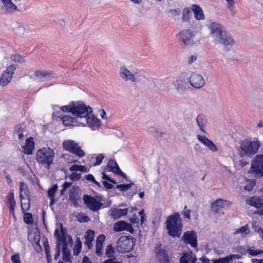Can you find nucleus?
I'll return each instance as SVG.
<instances>
[{"label":"nucleus","mask_w":263,"mask_h":263,"mask_svg":"<svg viewBox=\"0 0 263 263\" xmlns=\"http://www.w3.org/2000/svg\"><path fill=\"white\" fill-rule=\"evenodd\" d=\"M103 245L97 243L96 245V253L98 256H101L103 253Z\"/></svg>","instance_id":"nucleus-51"},{"label":"nucleus","mask_w":263,"mask_h":263,"mask_svg":"<svg viewBox=\"0 0 263 263\" xmlns=\"http://www.w3.org/2000/svg\"><path fill=\"white\" fill-rule=\"evenodd\" d=\"M195 34L190 29H184L176 34L178 41L185 46H191L194 43Z\"/></svg>","instance_id":"nucleus-9"},{"label":"nucleus","mask_w":263,"mask_h":263,"mask_svg":"<svg viewBox=\"0 0 263 263\" xmlns=\"http://www.w3.org/2000/svg\"><path fill=\"white\" fill-rule=\"evenodd\" d=\"M70 172H87L88 171L87 167L84 165L74 164L71 166L69 168Z\"/></svg>","instance_id":"nucleus-38"},{"label":"nucleus","mask_w":263,"mask_h":263,"mask_svg":"<svg viewBox=\"0 0 263 263\" xmlns=\"http://www.w3.org/2000/svg\"><path fill=\"white\" fill-rule=\"evenodd\" d=\"M104 158V156L103 154H99L96 157L95 162L93 163V166H96L101 164Z\"/></svg>","instance_id":"nucleus-49"},{"label":"nucleus","mask_w":263,"mask_h":263,"mask_svg":"<svg viewBox=\"0 0 263 263\" xmlns=\"http://www.w3.org/2000/svg\"><path fill=\"white\" fill-rule=\"evenodd\" d=\"M63 260L66 261H70V259H71V255L68 250V248H67V249L65 250V252H63Z\"/></svg>","instance_id":"nucleus-52"},{"label":"nucleus","mask_w":263,"mask_h":263,"mask_svg":"<svg viewBox=\"0 0 263 263\" xmlns=\"http://www.w3.org/2000/svg\"><path fill=\"white\" fill-rule=\"evenodd\" d=\"M95 234V231L90 229L87 230L85 233L84 238L85 241L84 245L87 246L88 250H90L93 247L92 241L94 239Z\"/></svg>","instance_id":"nucleus-23"},{"label":"nucleus","mask_w":263,"mask_h":263,"mask_svg":"<svg viewBox=\"0 0 263 263\" xmlns=\"http://www.w3.org/2000/svg\"><path fill=\"white\" fill-rule=\"evenodd\" d=\"M249 173H252L255 178L263 176V155H256L251 162Z\"/></svg>","instance_id":"nucleus-6"},{"label":"nucleus","mask_w":263,"mask_h":263,"mask_svg":"<svg viewBox=\"0 0 263 263\" xmlns=\"http://www.w3.org/2000/svg\"><path fill=\"white\" fill-rule=\"evenodd\" d=\"M198 139L201 143L208 147L212 152H216L218 151L217 146L212 141L208 139L206 136L199 135L198 136Z\"/></svg>","instance_id":"nucleus-21"},{"label":"nucleus","mask_w":263,"mask_h":263,"mask_svg":"<svg viewBox=\"0 0 263 263\" xmlns=\"http://www.w3.org/2000/svg\"><path fill=\"white\" fill-rule=\"evenodd\" d=\"M16 69V66L14 65H11L7 67L6 69L3 73L0 79V84L4 86L7 85L12 79L14 71Z\"/></svg>","instance_id":"nucleus-14"},{"label":"nucleus","mask_w":263,"mask_h":263,"mask_svg":"<svg viewBox=\"0 0 263 263\" xmlns=\"http://www.w3.org/2000/svg\"><path fill=\"white\" fill-rule=\"evenodd\" d=\"M102 178L104 179H105L109 182H110L111 183H112L114 184H116V182L113 179H111L110 177H109V176H108L105 173H102Z\"/></svg>","instance_id":"nucleus-60"},{"label":"nucleus","mask_w":263,"mask_h":263,"mask_svg":"<svg viewBox=\"0 0 263 263\" xmlns=\"http://www.w3.org/2000/svg\"><path fill=\"white\" fill-rule=\"evenodd\" d=\"M186 205H185L184 208V211L182 212V214L183 215L184 218H186L189 220H191V211L190 210H186Z\"/></svg>","instance_id":"nucleus-53"},{"label":"nucleus","mask_w":263,"mask_h":263,"mask_svg":"<svg viewBox=\"0 0 263 263\" xmlns=\"http://www.w3.org/2000/svg\"><path fill=\"white\" fill-rule=\"evenodd\" d=\"M248 252H249V254L252 256H256V255L261 254V253H262L263 251H261L259 250H252V249H249Z\"/></svg>","instance_id":"nucleus-56"},{"label":"nucleus","mask_w":263,"mask_h":263,"mask_svg":"<svg viewBox=\"0 0 263 263\" xmlns=\"http://www.w3.org/2000/svg\"><path fill=\"white\" fill-rule=\"evenodd\" d=\"M61 109L64 112H71L73 115L75 103L73 102H70L68 105L62 106Z\"/></svg>","instance_id":"nucleus-40"},{"label":"nucleus","mask_w":263,"mask_h":263,"mask_svg":"<svg viewBox=\"0 0 263 263\" xmlns=\"http://www.w3.org/2000/svg\"><path fill=\"white\" fill-rule=\"evenodd\" d=\"M129 220L130 221L134 224H138L140 220L136 213L132 214V215L130 217Z\"/></svg>","instance_id":"nucleus-54"},{"label":"nucleus","mask_w":263,"mask_h":263,"mask_svg":"<svg viewBox=\"0 0 263 263\" xmlns=\"http://www.w3.org/2000/svg\"><path fill=\"white\" fill-rule=\"evenodd\" d=\"M61 120L65 126H75L78 124L77 118L70 116H64L61 118Z\"/></svg>","instance_id":"nucleus-28"},{"label":"nucleus","mask_w":263,"mask_h":263,"mask_svg":"<svg viewBox=\"0 0 263 263\" xmlns=\"http://www.w3.org/2000/svg\"><path fill=\"white\" fill-rule=\"evenodd\" d=\"M231 204L232 202L230 201L219 198L212 204L211 208L215 213H218L226 206L229 207Z\"/></svg>","instance_id":"nucleus-16"},{"label":"nucleus","mask_w":263,"mask_h":263,"mask_svg":"<svg viewBox=\"0 0 263 263\" xmlns=\"http://www.w3.org/2000/svg\"><path fill=\"white\" fill-rule=\"evenodd\" d=\"M255 185V181L253 180H248L246 184L244 185L243 189L247 191H251L253 190Z\"/></svg>","instance_id":"nucleus-43"},{"label":"nucleus","mask_w":263,"mask_h":263,"mask_svg":"<svg viewBox=\"0 0 263 263\" xmlns=\"http://www.w3.org/2000/svg\"><path fill=\"white\" fill-rule=\"evenodd\" d=\"M246 203L256 209L263 208V198L257 196H253L246 199Z\"/></svg>","instance_id":"nucleus-19"},{"label":"nucleus","mask_w":263,"mask_h":263,"mask_svg":"<svg viewBox=\"0 0 263 263\" xmlns=\"http://www.w3.org/2000/svg\"><path fill=\"white\" fill-rule=\"evenodd\" d=\"M175 85H176V88L178 90L183 89V86L182 85V81L180 80H177L175 82Z\"/></svg>","instance_id":"nucleus-62"},{"label":"nucleus","mask_w":263,"mask_h":263,"mask_svg":"<svg viewBox=\"0 0 263 263\" xmlns=\"http://www.w3.org/2000/svg\"><path fill=\"white\" fill-rule=\"evenodd\" d=\"M13 263H21L20 256L18 254H15L11 256Z\"/></svg>","instance_id":"nucleus-57"},{"label":"nucleus","mask_w":263,"mask_h":263,"mask_svg":"<svg viewBox=\"0 0 263 263\" xmlns=\"http://www.w3.org/2000/svg\"><path fill=\"white\" fill-rule=\"evenodd\" d=\"M129 208L117 209L112 208L109 211V215L114 219L119 218L122 216H125L127 214Z\"/></svg>","instance_id":"nucleus-22"},{"label":"nucleus","mask_w":263,"mask_h":263,"mask_svg":"<svg viewBox=\"0 0 263 263\" xmlns=\"http://www.w3.org/2000/svg\"><path fill=\"white\" fill-rule=\"evenodd\" d=\"M238 255H229L225 257H221L218 259L213 260V263H229L234 256H237Z\"/></svg>","instance_id":"nucleus-37"},{"label":"nucleus","mask_w":263,"mask_h":263,"mask_svg":"<svg viewBox=\"0 0 263 263\" xmlns=\"http://www.w3.org/2000/svg\"><path fill=\"white\" fill-rule=\"evenodd\" d=\"M63 147L65 151L74 155L78 158H82L85 155V152L79 144L72 140L64 141Z\"/></svg>","instance_id":"nucleus-7"},{"label":"nucleus","mask_w":263,"mask_h":263,"mask_svg":"<svg viewBox=\"0 0 263 263\" xmlns=\"http://www.w3.org/2000/svg\"><path fill=\"white\" fill-rule=\"evenodd\" d=\"M154 253L159 263H170L171 256L162 243H158L156 245Z\"/></svg>","instance_id":"nucleus-8"},{"label":"nucleus","mask_w":263,"mask_h":263,"mask_svg":"<svg viewBox=\"0 0 263 263\" xmlns=\"http://www.w3.org/2000/svg\"><path fill=\"white\" fill-rule=\"evenodd\" d=\"M115 251L114 248L112 246V245L110 244L109 245H108L106 249V252L105 254L106 256L110 258L109 259H115L114 256H115ZM115 260V259H114Z\"/></svg>","instance_id":"nucleus-41"},{"label":"nucleus","mask_w":263,"mask_h":263,"mask_svg":"<svg viewBox=\"0 0 263 263\" xmlns=\"http://www.w3.org/2000/svg\"><path fill=\"white\" fill-rule=\"evenodd\" d=\"M58 186L57 184H54L47 191V195L48 197H54L55 193L58 190Z\"/></svg>","instance_id":"nucleus-46"},{"label":"nucleus","mask_w":263,"mask_h":263,"mask_svg":"<svg viewBox=\"0 0 263 263\" xmlns=\"http://www.w3.org/2000/svg\"><path fill=\"white\" fill-rule=\"evenodd\" d=\"M197 258L193 256L192 254L184 253L180 258V263H195Z\"/></svg>","instance_id":"nucleus-29"},{"label":"nucleus","mask_w":263,"mask_h":263,"mask_svg":"<svg viewBox=\"0 0 263 263\" xmlns=\"http://www.w3.org/2000/svg\"><path fill=\"white\" fill-rule=\"evenodd\" d=\"M113 230L117 232L124 230H126L131 233L134 232L132 224L125 221H120L116 222L114 225Z\"/></svg>","instance_id":"nucleus-18"},{"label":"nucleus","mask_w":263,"mask_h":263,"mask_svg":"<svg viewBox=\"0 0 263 263\" xmlns=\"http://www.w3.org/2000/svg\"><path fill=\"white\" fill-rule=\"evenodd\" d=\"M54 157L55 153L52 148L50 147H44L37 151L35 159L39 164L49 169L53 163Z\"/></svg>","instance_id":"nucleus-3"},{"label":"nucleus","mask_w":263,"mask_h":263,"mask_svg":"<svg viewBox=\"0 0 263 263\" xmlns=\"http://www.w3.org/2000/svg\"><path fill=\"white\" fill-rule=\"evenodd\" d=\"M20 187V197L21 200H23L24 197L23 194L26 196H29V191L28 189L27 185L24 182H21L19 184Z\"/></svg>","instance_id":"nucleus-33"},{"label":"nucleus","mask_w":263,"mask_h":263,"mask_svg":"<svg viewBox=\"0 0 263 263\" xmlns=\"http://www.w3.org/2000/svg\"><path fill=\"white\" fill-rule=\"evenodd\" d=\"M107 166L109 167L110 171L124 178H126V174L120 170L115 159H110Z\"/></svg>","instance_id":"nucleus-20"},{"label":"nucleus","mask_w":263,"mask_h":263,"mask_svg":"<svg viewBox=\"0 0 263 263\" xmlns=\"http://www.w3.org/2000/svg\"><path fill=\"white\" fill-rule=\"evenodd\" d=\"M79 191V187L75 186H72L69 190V199L74 204H76L80 199Z\"/></svg>","instance_id":"nucleus-27"},{"label":"nucleus","mask_w":263,"mask_h":263,"mask_svg":"<svg viewBox=\"0 0 263 263\" xmlns=\"http://www.w3.org/2000/svg\"><path fill=\"white\" fill-rule=\"evenodd\" d=\"M85 178L88 181H90L92 182L95 181V178L94 176L91 174H88L86 175Z\"/></svg>","instance_id":"nucleus-63"},{"label":"nucleus","mask_w":263,"mask_h":263,"mask_svg":"<svg viewBox=\"0 0 263 263\" xmlns=\"http://www.w3.org/2000/svg\"><path fill=\"white\" fill-rule=\"evenodd\" d=\"M60 233L58 228L56 229L54 231V235L57 239V246L60 248L62 246V251L65 252L68 248V245L66 238V231L63 227L62 223H60Z\"/></svg>","instance_id":"nucleus-10"},{"label":"nucleus","mask_w":263,"mask_h":263,"mask_svg":"<svg viewBox=\"0 0 263 263\" xmlns=\"http://www.w3.org/2000/svg\"><path fill=\"white\" fill-rule=\"evenodd\" d=\"M74 110L73 115L79 118H84L87 117L89 113L92 112V108L89 106H87L82 102L75 104Z\"/></svg>","instance_id":"nucleus-13"},{"label":"nucleus","mask_w":263,"mask_h":263,"mask_svg":"<svg viewBox=\"0 0 263 263\" xmlns=\"http://www.w3.org/2000/svg\"><path fill=\"white\" fill-rule=\"evenodd\" d=\"M53 73L54 72L52 70H36L34 72V76L40 80H43L46 78H49Z\"/></svg>","instance_id":"nucleus-30"},{"label":"nucleus","mask_w":263,"mask_h":263,"mask_svg":"<svg viewBox=\"0 0 263 263\" xmlns=\"http://www.w3.org/2000/svg\"><path fill=\"white\" fill-rule=\"evenodd\" d=\"M209 29L215 40L219 43L225 46L231 45L234 43V40L221 25L215 22L212 23L209 26Z\"/></svg>","instance_id":"nucleus-2"},{"label":"nucleus","mask_w":263,"mask_h":263,"mask_svg":"<svg viewBox=\"0 0 263 263\" xmlns=\"http://www.w3.org/2000/svg\"><path fill=\"white\" fill-rule=\"evenodd\" d=\"M11 59L12 61L15 62H25V60L23 59L22 56L19 54H15L11 56Z\"/></svg>","instance_id":"nucleus-47"},{"label":"nucleus","mask_w":263,"mask_h":263,"mask_svg":"<svg viewBox=\"0 0 263 263\" xmlns=\"http://www.w3.org/2000/svg\"><path fill=\"white\" fill-rule=\"evenodd\" d=\"M191 85L196 88H199L204 85V80L203 77L195 72L193 73L190 78Z\"/></svg>","instance_id":"nucleus-17"},{"label":"nucleus","mask_w":263,"mask_h":263,"mask_svg":"<svg viewBox=\"0 0 263 263\" xmlns=\"http://www.w3.org/2000/svg\"><path fill=\"white\" fill-rule=\"evenodd\" d=\"M81 174L77 173V172H73L69 175V178L71 180L73 181H78L81 178Z\"/></svg>","instance_id":"nucleus-48"},{"label":"nucleus","mask_w":263,"mask_h":263,"mask_svg":"<svg viewBox=\"0 0 263 263\" xmlns=\"http://www.w3.org/2000/svg\"><path fill=\"white\" fill-rule=\"evenodd\" d=\"M250 233V228L248 224L241 227L240 228L237 229L235 232L234 234L236 235L240 234L241 237H245Z\"/></svg>","instance_id":"nucleus-34"},{"label":"nucleus","mask_w":263,"mask_h":263,"mask_svg":"<svg viewBox=\"0 0 263 263\" xmlns=\"http://www.w3.org/2000/svg\"><path fill=\"white\" fill-rule=\"evenodd\" d=\"M181 239L184 244L190 245L193 248H196L198 247L197 234L193 230L184 232Z\"/></svg>","instance_id":"nucleus-12"},{"label":"nucleus","mask_w":263,"mask_h":263,"mask_svg":"<svg viewBox=\"0 0 263 263\" xmlns=\"http://www.w3.org/2000/svg\"><path fill=\"white\" fill-rule=\"evenodd\" d=\"M6 201L9 209L10 214H11L13 218L16 220V217L15 214V208L16 206V202L14 199V191L13 190H10L6 197Z\"/></svg>","instance_id":"nucleus-15"},{"label":"nucleus","mask_w":263,"mask_h":263,"mask_svg":"<svg viewBox=\"0 0 263 263\" xmlns=\"http://www.w3.org/2000/svg\"><path fill=\"white\" fill-rule=\"evenodd\" d=\"M35 143L33 138L30 137L27 138L25 142V145L23 146L24 153L27 155L32 154L33 151L34 149Z\"/></svg>","instance_id":"nucleus-24"},{"label":"nucleus","mask_w":263,"mask_h":263,"mask_svg":"<svg viewBox=\"0 0 263 263\" xmlns=\"http://www.w3.org/2000/svg\"><path fill=\"white\" fill-rule=\"evenodd\" d=\"M24 222L28 224H32L33 222V217L32 215L30 213H24Z\"/></svg>","instance_id":"nucleus-44"},{"label":"nucleus","mask_w":263,"mask_h":263,"mask_svg":"<svg viewBox=\"0 0 263 263\" xmlns=\"http://www.w3.org/2000/svg\"><path fill=\"white\" fill-rule=\"evenodd\" d=\"M139 215L140 216L141 224H142L145 221L146 218L143 210H141L139 213Z\"/></svg>","instance_id":"nucleus-59"},{"label":"nucleus","mask_w":263,"mask_h":263,"mask_svg":"<svg viewBox=\"0 0 263 263\" xmlns=\"http://www.w3.org/2000/svg\"><path fill=\"white\" fill-rule=\"evenodd\" d=\"M166 228L168 234L173 238L179 237L182 232V218L178 213H175L167 217Z\"/></svg>","instance_id":"nucleus-1"},{"label":"nucleus","mask_w":263,"mask_h":263,"mask_svg":"<svg viewBox=\"0 0 263 263\" xmlns=\"http://www.w3.org/2000/svg\"><path fill=\"white\" fill-rule=\"evenodd\" d=\"M86 118V122L90 127H97L100 125V120L95 117L93 115L89 113Z\"/></svg>","instance_id":"nucleus-31"},{"label":"nucleus","mask_w":263,"mask_h":263,"mask_svg":"<svg viewBox=\"0 0 263 263\" xmlns=\"http://www.w3.org/2000/svg\"><path fill=\"white\" fill-rule=\"evenodd\" d=\"M192 16L191 10L190 8H185L182 10V20L183 22H189Z\"/></svg>","instance_id":"nucleus-36"},{"label":"nucleus","mask_w":263,"mask_h":263,"mask_svg":"<svg viewBox=\"0 0 263 263\" xmlns=\"http://www.w3.org/2000/svg\"><path fill=\"white\" fill-rule=\"evenodd\" d=\"M72 182L65 181L62 185V189L60 191L61 195L64 194L65 191L72 185Z\"/></svg>","instance_id":"nucleus-50"},{"label":"nucleus","mask_w":263,"mask_h":263,"mask_svg":"<svg viewBox=\"0 0 263 263\" xmlns=\"http://www.w3.org/2000/svg\"><path fill=\"white\" fill-rule=\"evenodd\" d=\"M76 242L73 248V253L74 255H78L81 251L82 244L79 238H77Z\"/></svg>","instance_id":"nucleus-42"},{"label":"nucleus","mask_w":263,"mask_h":263,"mask_svg":"<svg viewBox=\"0 0 263 263\" xmlns=\"http://www.w3.org/2000/svg\"><path fill=\"white\" fill-rule=\"evenodd\" d=\"M103 263H121V261L115 260L114 259H108L105 260Z\"/></svg>","instance_id":"nucleus-64"},{"label":"nucleus","mask_w":263,"mask_h":263,"mask_svg":"<svg viewBox=\"0 0 263 263\" xmlns=\"http://www.w3.org/2000/svg\"><path fill=\"white\" fill-rule=\"evenodd\" d=\"M4 5L7 12L12 13L14 11H18L17 7L13 3L11 0H7Z\"/></svg>","instance_id":"nucleus-32"},{"label":"nucleus","mask_w":263,"mask_h":263,"mask_svg":"<svg viewBox=\"0 0 263 263\" xmlns=\"http://www.w3.org/2000/svg\"><path fill=\"white\" fill-rule=\"evenodd\" d=\"M133 184V182L128 184H118L116 186V188L122 192H125L129 189Z\"/></svg>","instance_id":"nucleus-45"},{"label":"nucleus","mask_w":263,"mask_h":263,"mask_svg":"<svg viewBox=\"0 0 263 263\" xmlns=\"http://www.w3.org/2000/svg\"><path fill=\"white\" fill-rule=\"evenodd\" d=\"M228 4V8L232 11L234 8V0H226Z\"/></svg>","instance_id":"nucleus-61"},{"label":"nucleus","mask_w":263,"mask_h":263,"mask_svg":"<svg viewBox=\"0 0 263 263\" xmlns=\"http://www.w3.org/2000/svg\"><path fill=\"white\" fill-rule=\"evenodd\" d=\"M83 199L87 208L93 212L98 211L103 205L100 201L91 196L85 194L83 196Z\"/></svg>","instance_id":"nucleus-11"},{"label":"nucleus","mask_w":263,"mask_h":263,"mask_svg":"<svg viewBox=\"0 0 263 263\" xmlns=\"http://www.w3.org/2000/svg\"><path fill=\"white\" fill-rule=\"evenodd\" d=\"M196 121L200 130L204 131L203 128L204 127V125L207 122V120L205 117L203 115L200 114L197 116L196 118Z\"/></svg>","instance_id":"nucleus-35"},{"label":"nucleus","mask_w":263,"mask_h":263,"mask_svg":"<svg viewBox=\"0 0 263 263\" xmlns=\"http://www.w3.org/2000/svg\"><path fill=\"white\" fill-rule=\"evenodd\" d=\"M120 76L125 81H135L134 75L126 67L121 68Z\"/></svg>","instance_id":"nucleus-25"},{"label":"nucleus","mask_w":263,"mask_h":263,"mask_svg":"<svg viewBox=\"0 0 263 263\" xmlns=\"http://www.w3.org/2000/svg\"><path fill=\"white\" fill-rule=\"evenodd\" d=\"M105 239V236L103 234H100L98 236L96 240L97 243L103 244Z\"/></svg>","instance_id":"nucleus-58"},{"label":"nucleus","mask_w":263,"mask_h":263,"mask_svg":"<svg viewBox=\"0 0 263 263\" xmlns=\"http://www.w3.org/2000/svg\"><path fill=\"white\" fill-rule=\"evenodd\" d=\"M27 198H24L23 200L26 201V202H22V200H21V206L22 211V213H25L26 211H28L29 210L30 207V199L29 196H27Z\"/></svg>","instance_id":"nucleus-39"},{"label":"nucleus","mask_w":263,"mask_h":263,"mask_svg":"<svg viewBox=\"0 0 263 263\" xmlns=\"http://www.w3.org/2000/svg\"><path fill=\"white\" fill-rule=\"evenodd\" d=\"M134 239V238L130 236H121L117 241V251L122 253L130 252L135 246Z\"/></svg>","instance_id":"nucleus-5"},{"label":"nucleus","mask_w":263,"mask_h":263,"mask_svg":"<svg viewBox=\"0 0 263 263\" xmlns=\"http://www.w3.org/2000/svg\"><path fill=\"white\" fill-rule=\"evenodd\" d=\"M23 125L21 124H17L15 127V133L16 134L23 133L24 132V127Z\"/></svg>","instance_id":"nucleus-55"},{"label":"nucleus","mask_w":263,"mask_h":263,"mask_svg":"<svg viewBox=\"0 0 263 263\" xmlns=\"http://www.w3.org/2000/svg\"><path fill=\"white\" fill-rule=\"evenodd\" d=\"M192 10L193 11L194 17L197 20H203L205 16L202 8L198 5L193 4L192 6Z\"/></svg>","instance_id":"nucleus-26"},{"label":"nucleus","mask_w":263,"mask_h":263,"mask_svg":"<svg viewBox=\"0 0 263 263\" xmlns=\"http://www.w3.org/2000/svg\"><path fill=\"white\" fill-rule=\"evenodd\" d=\"M260 146V143L257 139L251 140L245 139L240 144L239 155L241 157H251L256 154Z\"/></svg>","instance_id":"nucleus-4"}]
</instances>
